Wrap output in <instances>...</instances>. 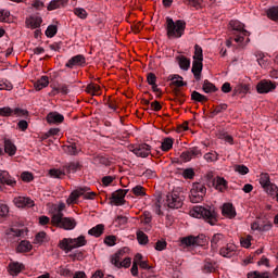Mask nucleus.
I'll use <instances>...</instances> for the list:
<instances>
[{
    "mask_svg": "<svg viewBox=\"0 0 278 278\" xmlns=\"http://www.w3.org/2000/svg\"><path fill=\"white\" fill-rule=\"evenodd\" d=\"M222 214L223 216H226V218H236V207L231 203H224Z\"/></svg>",
    "mask_w": 278,
    "mask_h": 278,
    "instance_id": "nucleus-26",
    "label": "nucleus"
},
{
    "mask_svg": "<svg viewBox=\"0 0 278 278\" xmlns=\"http://www.w3.org/2000/svg\"><path fill=\"white\" fill-rule=\"evenodd\" d=\"M168 81H172V86H176V88H181L184 86H186V83H184V77L174 74V75H169L168 76Z\"/></svg>",
    "mask_w": 278,
    "mask_h": 278,
    "instance_id": "nucleus-32",
    "label": "nucleus"
},
{
    "mask_svg": "<svg viewBox=\"0 0 278 278\" xmlns=\"http://www.w3.org/2000/svg\"><path fill=\"white\" fill-rule=\"evenodd\" d=\"M0 116L4 118L10 116H27V111L20 108L12 109L10 106H3L0 108Z\"/></svg>",
    "mask_w": 278,
    "mask_h": 278,
    "instance_id": "nucleus-13",
    "label": "nucleus"
},
{
    "mask_svg": "<svg viewBox=\"0 0 278 278\" xmlns=\"http://www.w3.org/2000/svg\"><path fill=\"white\" fill-rule=\"evenodd\" d=\"M207 193V188L201 182H194L189 194L191 203H201L203 197Z\"/></svg>",
    "mask_w": 278,
    "mask_h": 278,
    "instance_id": "nucleus-9",
    "label": "nucleus"
},
{
    "mask_svg": "<svg viewBox=\"0 0 278 278\" xmlns=\"http://www.w3.org/2000/svg\"><path fill=\"white\" fill-rule=\"evenodd\" d=\"M227 108L228 105L226 103L215 106V109L210 112L208 117L214 118L215 116H218V114H223V112L227 111Z\"/></svg>",
    "mask_w": 278,
    "mask_h": 278,
    "instance_id": "nucleus-37",
    "label": "nucleus"
},
{
    "mask_svg": "<svg viewBox=\"0 0 278 278\" xmlns=\"http://www.w3.org/2000/svg\"><path fill=\"white\" fill-rule=\"evenodd\" d=\"M250 90L249 85L239 84L232 90V97H238V94H247Z\"/></svg>",
    "mask_w": 278,
    "mask_h": 278,
    "instance_id": "nucleus-33",
    "label": "nucleus"
},
{
    "mask_svg": "<svg viewBox=\"0 0 278 278\" xmlns=\"http://www.w3.org/2000/svg\"><path fill=\"white\" fill-rule=\"evenodd\" d=\"M104 230H105V225L98 224L97 226L89 229L88 233L89 236H94V238H100V236H103Z\"/></svg>",
    "mask_w": 278,
    "mask_h": 278,
    "instance_id": "nucleus-31",
    "label": "nucleus"
},
{
    "mask_svg": "<svg viewBox=\"0 0 278 278\" xmlns=\"http://www.w3.org/2000/svg\"><path fill=\"white\" fill-rule=\"evenodd\" d=\"M185 3H187V5L195 8V10H199V8L203 5V0H185Z\"/></svg>",
    "mask_w": 278,
    "mask_h": 278,
    "instance_id": "nucleus-56",
    "label": "nucleus"
},
{
    "mask_svg": "<svg viewBox=\"0 0 278 278\" xmlns=\"http://www.w3.org/2000/svg\"><path fill=\"white\" fill-rule=\"evenodd\" d=\"M201 155H203V152L199 147H192L180 154V160H182V162H191V160H197L201 157Z\"/></svg>",
    "mask_w": 278,
    "mask_h": 278,
    "instance_id": "nucleus-12",
    "label": "nucleus"
},
{
    "mask_svg": "<svg viewBox=\"0 0 278 278\" xmlns=\"http://www.w3.org/2000/svg\"><path fill=\"white\" fill-rule=\"evenodd\" d=\"M63 151L66 155L77 156L81 153V147L77 142H68V144L63 146Z\"/></svg>",
    "mask_w": 278,
    "mask_h": 278,
    "instance_id": "nucleus-18",
    "label": "nucleus"
},
{
    "mask_svg": "<svg viewBox=\"0 0 278 278\" xmlns=\"http://www.w3.org/2000/svg\"><path fill=\"white\" fill-rule=\"evenodd\" d=\"M174 94V101H176V103H179L180 105H184V103H186V94H184V92L175 90Z\"/></svg>",
    "mask_w": 278,
    "mask_h": 278,
    "instance_id": "nucleus-47",
    "label": "nucleus"
},
{
    "mask_svg": "<svg viewBox=\"0 0 278 278\" xmlns=\"http://www.w3.org/2000/svg\"><path fill=\"white\" fill-rule=\"evenodd\" d=\"M14 86L8 79H0V90H12Z\"/></svg>",
    "mask_w": 278,
    "mask_h": 278,
    "instance_id": "nucleus-55",
    "label": "nucleus"
},
{
    "mask_svg": "<svg viewBox=\"0 0 278 278\" xmlns=\"http://www.w3.org/2000/svg\"><path fill=\"white\" fill-rule=\"evenodd\" d=\"M47 86H49V76H41L40 79L35 83L36 90H42V88H47Z\"/></svg>",
    "mask_w": 278,
    "mask_h": 278,
    "instance_id": "nucleus-38",
    "label": "nucleus"
},
{
    "mask_svg": "<svg viewBox=\"0 0 278 278\" xmlns=\"http://www.w3.org/2000/svg\"><path fill=\"white\" fill-rule=\"evenodd\" d=\"M235 170L239 173V175H249V167H247V165H236Z\"/></svg>",
    "mask_w": 278,
    "mask_h": 278,
    "instance_id": "nucleus-57",
    "label": "nucleus"
},
{
    "mask_svg": "<svg viewBox=\"0 0 278 278\" xmlns=\"http://www.w3.org/2000/svg\"><path fill=\"white\" fill-rule=\"evenodd\" d=\"M132 194H135V197H146L147 195V191L144 190V187L137 185L136 187H134L131 189Z\"/></svg>",
    "mask_w": 278,
    "mask_h": 278,
    "instance_id": "nucleus-46",
    "label": "nucleus"
},
{
    "mask_svg": "<svg viewBox=\"0 0 278 278\" xmlns=\"http://www.w3.org/2000/svg\"><path fill=\"white\" fill-rule=\"evenodd\" d=\"M166 203L170 210H179L184 207V195H179L177 192H172L166 195Z\"/></svg>",
    "mask_w": 278,
    "mask_h": 278,
    "instance_id": "nucleus-10",
    "label": "nucleus"
},
{
    "mask_svg": "<svg viewBox=\"0 0 278 278\" xmlns=\"http://www.w3.org/2000/svg\"><path fill=\"white\" fill-rule=\"evenodd\" d=\"M202 90L206 94H210L212 92H217L218 88H216V86L214 84H212L210 80L205 79L202 85Z\"/></svg>",
    "mask_w": 278,
    "mask_h": 278,
    "instance_id": "nucleus-36",
    "label": "nucleus"
},
{
    "mask_svg": "<svg viewBox=\"0 0 278 278\" xmlns=\"http://www.w3.org/2000/svg\"><path fill=\"white\" fill-rule=\"evenodd\" d=\"M51 223L54 227H60V229H65V231H73L77 227V222L73 217H60V215H56L51 217Z\"/></svg>",
    "mask_w": 278,
    "mask_h": 278,
    "instance_id": "nucleus-8",
    "label": "nucleus"
},
{
    "mask_svg": "<svg viewBox=\"0 0 278 278\" xmlns=\"http://www.w3.org/2000/svg\"><path fill=\"white\" fill-rule=\"evenodd\" d=\"M73 12L75 16L81 18L83 21H86V18H88V12L84 8H75Z\"/></svg>",
    "mask_w": 278,
    "mask_h": 278,
    "instance_id": "nucleus-44",
    "label": "nucleus"
},
{
    "mask_svg": "<svg viewBox=\"0 0 278 278\" xmlns=\"http://www.w3.org/2000/svg\"><path fill=\"white\" fill-rule=\"evenodd\" d=\"M179 67L181 68V71H188L190 68V59L184 56V55H178L176 58Z\"/></svg>",
    "mask_w": 278,
    "mask_h": 278,
    "instance_id": "nucleus-34",
    "label": "nucleus"
},
{
    "mask_svg": "<svg viewBox=\"0 0 278 278\" xmlns=\"http://www.w3.org/2000/svg\"><path fill=\"white\" fill-rule=\"evenodd\" d=\"M81 168V163L78 161H72L65 163L60 169H50L49 175L53 177V179H62L65 175H75L77 170Z\"/></svg>",
    "mask_w": 278,
    "mask_h": 278,
    "instance_id": "nucleus-2",
    "label": "nucleus"
},
{
    "mask_svg": "<svg viewBox=\"0 0 278 278\" xmlns=\"http://www.w3.org/2000/svg\"><path fill=\"white\" fill-rule=\"evenodd\" d=\"M207 242V237L205 235L188 236L180 238L179 247L181 249H190L192 247H203Z\"/></svg>",
    "mask_w": 278,
    "mask_h": 278,
    "instance_id": "nucleus-7",
    "label": "nucleus"
},
{
    "mask_svg": "<svg viewBox=\"0 0 278 278\" xmlns=\"http://www.w3.org/2000/svg\"><path fill=\"white\" fill-rule=\"evenodd\" d=\"M191 73L195 81H201V73H203V61H193Z\"/></svg>",
    "mask_w": 278,
    "mask_h": 278,
    "instance_id": "nucleus-23",
    "label": "nucleus"
},
{
    "mask_svg": "<svg viewBox=\"0 0 278 278\" xmlns=\"http://www.w3.org/2000/svg\"><path fill=\"white\" fill-rule=\"evenodd\" d=\"M273 229V224H260V226H256V231H270Z\"/></svg>",
    "mask_w": 278,
    "mask_h": 278,
    "instance_id": "nucleus-61",
    "label": "nucleus"
},
{
    "mask_svg": "<svg viewBox=\"0 0 278 278\" xmlns=\"http://www.w3.org/2000/svg\"><path fill=\"white\" fill-rule=\"evenodd\" d=\"M229 25L232 29L235 42H238V45H242V42H244V38L251 36V33L244 29V24H242L240 21H230Z\"/></svg>",
    "mask_w": 278,
    "mask_h": 278,
    "instance_id": "nucleus-5",
    "label": "nucleus"
},
{
    "mask_svg": "<svg viewBox=\"0 0 278 278\" xmlns=\"http://www.w3.org/2000/svg\"><path fill=\"white\" fill-rule=\"evenodd\" d=\"M26 25L30 29H38V27H40V25H42V17L33 15L26 20Z\"/></svg>",
    "mask_w": 278,
    "mask_h": 278,
    "instance_id": "nucleus-29",
    "label": "nucleus"
},
{
    "mask_svg": "<svg viewBox=\"0 0 278 278\" xmlns=\"http://www.w3.org/2000/svg\"><path fill=\"white\" fill-rule=\"evenodd\" d=\"M86 90L89 94H101V87L97 84H89Z\"/></svg>",
    "mask_w": 278,
    "mask_h": 278,
    "instance_id": "nucleus-41",
    "label": "nucleus"
},
{
    "mask_svg": "<svg viewBox=\"0 0 278 278\" xmlns=\"http://www.w3.org/2000/svg\"><path fill=\"white\" fill-rule=\"evenodd\" d=\"M86 244H88V241L84 235L79 236L78 238H64L59 241V248L66 253H71L73 249L86 247Z\"/></svg>",
    "mask_w": 278,
    "mask_h": 278,
    "instance_id": "nucleus-3",
    "label": "nucleus"
},
{
    "mask_svg": "<svg viewBox=\"0 0 278 278\" xmlns=\"http://www.w3.org/2000/svg\"><path fill=\"white\" fill-rule=\"evenodd\" d=\"M191 215L193 218H203L205 219L208 225H216L218 223V215L216 214V211H214V207L212 206H200L197 205L191 211Z\"/></svg>",
    "mask_w": 278,
    "mask_h": 278,
    "instance_id": "nucleus-1",
    "label": "nucleus"
},
{
    "mask_svg": "<svg viewBox=\"0 0 278 278\" xmlns=\"http://www.w3.org/2000/svg\"><path fill=\"white\" fill-rule=\"evenodd\" d=\"M277 88V85L270 80H261L257 86L256 90L260 94H266L268 92H273Z\"/></svg>",
    "mask_w": 278,
    "mask_h": 278,
    "instance_id": "nucleus-14",
    "label": "nucleus"
},
{
    "mask_svg": "<svg viewBox=\"0 0 278 278\" xmlns=\"http://www.w3.org/2000/svg\"><path fill=\"white\" fill-rule=\"evenodd\" d=\"M47 123H49V125H60L61 123H64V115L59 112H50L47 115Z\"/></svg>",
    "mask_w": 278,
    "mask_h": 278,
    "instance_id": "nucleus-22",
    "label": "nucleus"
},
{
    "mask_svg": "<svg viewBox=\"0 0 278 278\" xmlns=\"http://www.w3.org/2000/svg\"><path fill=\"white\" fill-rule=\"evenodd\" d=\"M191 100L197 101L198 103H205V101H207V97L199 93V91H193L191 93Z\"/></svg>",
    "mask_w": 278,
    "mask_h": 278,
    "instance_id": "nucleus-45",
    "label": "nucleus"
},
{
    "mask_svg": "<svg viewBox=\"0 0 278 278\" xmlns=\"http://www.w3.org/2000/svg\"><path fill=\"white\" fill-rule=\"evenodd\" d=\"M4 152L10 155V157L16 155V146L10 139H4Z\"/></svg>",
    "mask_w": 278,
    "mask_h": 278,
    "instance_id": "nucleus-30",
    "label": "nucleus"
},
{
    "mask_svg": "<svg viewBox=\"0 0 278 278\" xmlns=\"http://www.w3.org/2000/svg\"><path fill=\"white\" fill-rule=\"evenodd\" d=\"M248 278H270V273H260L257 270L248 273Z\"/></svg>",
    "mask_w": 278,
    "mask_h": 278,
    "instance_id": "nucleus-43",
    "label": "nucleus"
},
{
    "mask_svg": "<svg viewBox=\"0 0 278 278\" xmlns=\"http://www.w3.org/2000/svg\"><path fill=\"white\" fill-rule=\"evenodd\" d=\"M68 3V0H52L48 5L49 12L58 10V8H64Z\"/></svg>",
    "mask_w": 278,
    "mask_h": 278,
    "instance_id": "nucleus-35",
    "label": "nucleus"
},
{
    "mask_svg": "<svg viewBox=\"0 0 278 278\" xmlns=\"http://www.w3.org/2000/svg\"><path fill=\"white\" fill-rule=\"evenodd\" d=\"M204 160L207 162H218V152L211 151L204 154Z\"/></svg>",
    "mask_w": 278,
    "mask_h": 278,
    "instance_id": "nucleus-50",
    "label": "nucleus"
},
{
    "mask_svg": "<svg viewBox=\"0 0 278 278\" xmlns=\"http://www.w3.org/2000/svg\"><path fill=\"white\" fill-rule=\"evenodd\" d=\"M260 184L265 189L270 184V176L266 173L261 174Z\"/></svg>",
    "mask_w": 278,
    "mask_h": 278,
    "instance_id": "nucleus-52",
    "label": "nucleus"
},
{
    "mask_svg": "<svg viewBox=\"0 0 278 278\" xmlns=\"http://www.w3.org/2000/svg\"><path fill=\"white\" fill-rule=\"evenodd\" d=\"M193 61L203 62V48H201L199 45L194 46Z\"/></svg>",
    "mask_w": 278,
    "mask_h": 278,
    "instance_id": "nucleus-40",
    "label": "nucleus"
},
{
    "mask_svg": "<svg viewBox=\"0 0 278 278\" xmlns=\"http://www.w3.org/2000/svg\"><path fill=\"white\" fill-rule=\"evenodd\" d=\"M166 242L164 240H159L155 245L154 249L155 251H164L166 249Z\"/></svg>",
    "mask_w": 278,
    "mask_h": 278,
    "instance_id": "nucleus-64",
    "label": "nucleus"
},
{
    "mask_svg": "<svg viewBox=\"0 0 278 278\" xmlns=\"http://www.w3.org/2000/svg\"><path fill=\"white\" fill-rule=\"evenodd\" d=\"M182 177H185V179H193L194 178V169L193 168L184 169Z\"/></svg>",
    "mask_w": 278,
    "mask_h": 278,
    "instance_id": "nucleus-60",
    "label": "nucleus"
},
{
    "mask_svg": "<svg viewBox=\"0 0 278 278\" xmlns=\"http://www.w3.org/2000/svg\"><path fill=\"white\" fill-rule=\"evenodd\" d=\"M201 270H202V273H204V275H210L212 273H216V263L214 261H212V258H206L203 262Z\"/></svg>",
    "mask_w": 278,
    "mask_h": 278,
    "instance_id": "nucleus-25",
    "label": "nucleus"
},
{
    "mask_svg": "<svg viewBox=\"0 0 278 278\" xmlns=\"http://www.w3.org/2000/svg\"><path fill=\"white\" fill-rule=\"evenodd\" d=\"M45 238H47V232H38L35 237V244H42V242H45Z\"/></svg>",
    "mask_w": 278,
    "mask_h": 278,
    "instance_id": "nucleus-59",
    "label": "nucleus"
},
{
    "mask_svg": "<svg viewBox=\"0 0 278 278\" xmlns=\"http://www.w3.org/2000/svg\"><path fill=\"white\" fill-rule=\"evenodd\" d=\"M104 244H106L108 247H114L116 244V236L105 237Z\"/></svg>",
    "mask_w": 278,
    "mask_h": 278,
    "instance_id": "nucleus-63",
    "label": "nucleus"
},
{
    "mask_svg": "<svg viewBox=\"0 0 278 278\" xmlns=\"http://www.w3.org/2000/svg\"><path fill=\"white\" fill-rule=\"evenodd\" d=\"M16 207H34V200L25 197H18L14 199Z\"/></svg>",
    "mask_w": 278,
    "mask_h": 278,
    "instance_id": "nucleus-28",
    "label": "nucleus"
},
{
    "mask_svg": "<svg viewBox=\"0 0 278 278\" xmlns=\"http://www.w3.org/2000/svg\"><path fill=\"white\" fill-rule=\"evenodd\" d=\"M225 242H227L225 235L217 232L211 238V249H213V251H217L218 247H222Z\"/></svg>",
    "mask_w": 278,
    "mask_h": 278,
    "instance_id": "nucleus-20",
    "label": "nucleus"
},
{
    "mask_svg": "<svg viewBox=\"0 0 278 278\" xmlns=\"http://www.w3.org/2000/svg\"><path fill=\"white\" fill-rule=\"evenodd\" d=\"M66 68H74L75 66H86V56L77 54L72 56L65 64Z\"/></svg>",
    "mask_w": 278,
    "mask_h": 278,
    "instance_id": "nucleus-15",
    "label": "nucleus"
},
{
    "mask_svg": "<svg viewBox=\"0 0 278 278\" xmlns=\"http://www.w3.org/2000/svg\"><path fill=\"white\" fill-rule=\"evenodd\" d=\"M65 207H66V204L60 203V204L54 208V211H53V213H52V218H55V216H60V217L64 216V213H62V212H64Z\"/></svg>",
    "mask_w": 278,
    "mask_h": 278,
    "instance_id": "nucleus-49",
    "label": "nucleus"
},
{
    "mask_svg": "<svg viewBox=\"0 0 278 278\" xmlns=\"http://www.w3.org/2000/svg\"><path fill=\"white\" fill-rule=\"evenodd\" d=\"M256 62L262 66V68H266L268 66V59H266V54L258 52L256 54Z\"/></svg>",
    "mask_w": 278,
    "mask_h": 278,
    "instance_id": "nucleus-42",
    "label": "nucleus"
},
{
    "mask_svg": "<svg viewBox=\"0 0 278 278\" xmlns=\"http://www.w3.org/2000/svg\"><path fill=\"white\" fill-rule=\"evenodd\" d=\"M16 249L18 253H28V251H31V243L25 240L21 241Z\"/></svg>",
    "mask_w": 278,
    "mask_h": 278,
    "instance_id": "nucleus-39",
    "label": "nucleus"
},
{
    "mask_svg": "<svg viewBox=\"0 0 278 278\" xmlns=\"http://www.w3.org/2000/svg\"><path fill=\"white\" fill-rule=\"evenodd\" d=\"M129 251V248H123L119 251H117L112 257H111V263L113 266L116 268H121V262H123L127 256V252Z\"/></svg>",
    "mask_w": 278,
    "mask_h": 278,
    "instance_id": "nucleus-16",
    "label": "nucleus"
},
{
    "mask_svg": "<svg viewBox=\"0 0 278 278\" xmlns=\"http://www.w3.org/2000/svg\"><path fill=\"white\" fill-rule=\"evenodd\" d=\"M23 268H25V265H23V263L11 262V263H9L8 271L13 277H16V275H18L21 273V270H23Z\"/></svg>",
    "mask_w": 278,
    "mask_h": 278,
    "instance_id": "nucleus-27",
    "label": "nucleus"
},
{
    "mask_svg": "<svg viewBox=\"0 0 278 278\" xmlns=\"http://www.w3.org/2000/svg\"><path fill=\"white\" fill-rule=\"evenodd\" d=\"M162 151H170L173 149V138H165L161 144Z\"/></svg>",
    "mask_w": 278,
    "mask_h": 278,
    "instance_id": "nucleus-48",
    "label": "nucleus"
},
{
    "mask_svg": "<svg viewBox=\"0 0 278 278\" xmlns=\"http://www.w3.org/2000/svg\"><path fill=\"white\" fill-rule=\"evenodd\" d=\"M267 16L271 21L278 22V7H273L267 11Z\"/></svg>",
    "mask_w": 278,
    "mask_h": 278,
    "instance_id": "nucleus-51",
    "label": "nucleus"
},
{
    "mask_svg": "<svg viewBox=\"0 0 278 278\" xmlns=\"http://www.w3.org/2000/svg\"><path fill=\"white\" fill-rule=\"evenodd\" d=\"M236 244H227L226 247L220 248L219 255H222V257L231 258L236 255Z\"/></svg>",
    "mask_w": 278,
    "mask_h": 278,
    "instance_id": "nucleus-24",
    "label": "nucleus"
},
{
    "mask_svg": "<svg viewBox=\"0 0 278 278\" xmlns=\"http://www.w3.org/2000/svg\"><path fill=\"white\" fill-rule=\"evenodd\" d=\"M137 240L139 244H147L149 242V236L142 231H137Z\"/></svg>",
    "mask_w": 278,
    "mask_h": 278,
    "instance_id": "nucleus-53",
    "label": "nucleus"
},
{
    "mask_svg": "<svg viewBox=\"0 0 278 278\" xmlns=\"http://www.w3.org/2000/svg\"><path fill=\"white\" fill-rule=\"evenodd\" d=\"M55 34H58V26H55V25L48 26V28L46 29L47 38H53V36H55Z\"/></svg>",
    "mask_w": 278,
    "mask_h": 278,
    "instance_id": "nucleus-54",
    "label": "nucleus"
},
{
    "mask_svg": "<svg viewBox=\"0 0 278 278\" xmlns=\"http://www.w3.org/2000/svg\"><path fill=\"white\" fill-rule=\"evenodd\" d=\"M264 190H266V192H268L269 194L273 195V194H277V192H278V187H277V185L270 182L269 185H267V186L265 187Z\"/></svg>",
    "mask_w": 278,
    "mask_h": 278,
    "instance_id": "nucleus-58",
    "label": "nucleus"
},
{
    "mask_svg": "<svg viewBox=\"0 0 278 278\" xmlns=\"http://www.w3.org/2000/svg\"><path fill=\"white\" fill-rule=\"evenodd\" d=\"M22 180L26 181V184H29V181H34V174L29 172H24L21 175Z\"/></svg>",
    "mask_w": 278,
    "mask_h": 278,
    "instance_id": "nucleus-62",
    "label": "nucleus"
},
{
    "mask_svg": "<svg viewBox=\"0 0 278 278\" xmlns=\"http://www.w3.org/2000/svg\"><path fill=\"white\" fill-rule=\"evenodd\" d=\"M212 184L213 188H215V190H217L218 192H225V190L229 188V182L224 177L216 176L213 179Z\"/></svg>",
    "mask_w": 278,
    "mask_h": 278,
    "instance_id": "nucleus-19",
    "label": "nucleus"
},
{
    "mask_svg": "<svg viewBox=\"0 0 278 278\" xmlns=\"http://www.w3.org/2000/svg\"><path fill=\"white\" fill-rule=\"evenodd\" d=\"M0 184L14 188V186H16V179L10 176V173H8L7 170L0 169Z\"/></svg>",
    "mask_w": 278,
    "mask_h": 278,
    "instance_id": "nucleus-21",
    "label": "nucleus"
},
{
    "mask_svg": "<svg viewBox=\"0 0 278 278\" xmlns=\"http://www.w3.org/2000/svg\"><path fill=\"white\" fill-rule=\"evenodd\" d=\"M166 29L168 38H181L186 31V23L181 20L176 22L173 18H166Z\"/></svg>",
    "mask_w": 278,
    "mask_h": 278,
    "instance_id": "nucleus-4",
    "label": "nucleus"
},
{
    "mask_svg": "<svg viewBox=\"0 0 278 278\" xmlns=\"http://www.w3.org/2000/svg\"><path fill=\"white\" fill-rule=\"evenodd\" d=\"M131 151L137 155V157H149L151 154V146L141 143L135 147Z\"/></svg>",
    "mask_w": 278,
    "mask_h": 278,
    "instance_id": "nucleus-17",
    "label": "nucleus"
},
{
    "mask_svg": "<svg viewBox=\"0 0 278 278\" xmlns=\"http://www.w3.org/2000/svg\"><path fill=\"white\" fill-rule=\"evenodd\" d=\"M129 189H118L114 191L110 197V205H125V197H127Z\"/></svg>",
    "mask_w": 278,
    "mask_h": 278,
    "instance_id": "nucleus-11",
    "label": "nucleus"
},
{
    "mask_svg": "<svg viewBox=\"0 0 278 278\" xmlns=\"http://www.w3.org/2000/svg\"><path fill=\"white\" fill-rule=\"evenodd\" d=\"M79 197H84V199L92 201L94 200V197H97V193L90 191V188L88 187H78L72 191L67 199V203H77Z\"/></svg>",
    "mask_w": 278,
    "mask_h": 278,
    "instance_id": "nucleus-6",
    "label": "nucleus"
}]
</instances>
